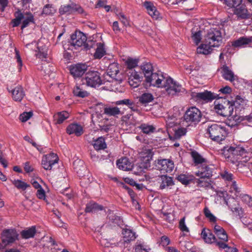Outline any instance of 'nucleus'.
Returning a JSON list of instances; mask_svg holds the SVG:
<instances>
[{"instance_id": "35", "label": "nucleus", "mask_w": 252, "mask_h": 252, "mask_svg": "<svg viewBox=\"0 0 252 252\" xmlns=\"http://www.w3.org/2000/svg\"><path fill=\"white\" fill-rule=\"evenodd\" d=\"M24 18L22 22L21 26V29L23 30L29 25L30 23H34V17L32 14L31 12H26L24 14Z\"/></svg>"}, {"instance_id": "64", "label": "nucleus", "mask_w": 252, "mask_h": 252, "mask_svg": "<svg viewBox=\"0 0 252 252\" xmlns=\"http://www.w3.org/2000/svg\"><path fill=\"white\" fill-rule=\"evenodd\" d=\"M135 252H148L147 249L142 244H139L136 246L135 249Z\"/></svg>"}, {"instance_id": "62", "label": "nucleus", "mask_w": 252, "mask_h": 252, "mask_svg": "<svg viewBox=\"0 0 252 252\" xmlns=\"http://www.w3.org/2000/svg\"><path fill=\"white\" fill-rule=\"evenodd\" d=\"M37 197L40 199H45V192L44 190L42 188H40L37 191L36 193Z\"/></svg>"}, {"instance_id": "8", "label": "nucleus", "mask_w": 252, "mask_h": 252, "mask_svg": "<svg viewBox=\"0 0 252 252\" xmlns=\"http://www.w3.org/2000/svg\"><path fill=\"white\" fill-rule=\"evenodd\" d=\"M165 79L162 73L158 71V72L152 73L146 78V81L147 83H150L151 86L161 87Z\"/></svg>"}, {"instance_id": "43", "label": "nucleus", "mask_w": 252, "mask_h": 252, "mask_svg": "<svg viewBox=\"0 0 252 252\" xmlns=\"http://www.w3.org/2000/svg\"><path fill=\"white\" fill-rule=\"evenodd\" d=\"M232 118L233 119V120L236 122V124H232V126L237 125L238 123H240L244 121L250 122L252 120V116H251L250 115L239 116L235 115V116L232 117Z\"/></svg>"}, {"instance_id": "24", "label": "nucleus", "mask_w": 252, "mask_h": 252, "mask_svg": "<svg viewBox=\"0 0 252 252\" xmlns=\"http://www.w3.org/2000/svg\"><path fill=\"white\" fill-rule=\"evenodd\" d=\"M66 132L70 135L74 134L75 135L79 136L83 133V128L77 124H71L67 127Z\"/></svg>"}, {"instance_id": "23", "label": "nucleus", "mask_w": 252, "mask_h": 252, "mask_svg": "<svg viewBox=\"0 0 252 252\" xmlns=\"http://www.w3.org/2000/svg\"><path fill=\"white\" fill-rule=\"evenodd\" d=\"M117 166L121 170L129 171L132 168L133 165L127 158H122L117 161Z\"/></svg>"}, {"instance_id": "14", "label": "nucleus", "mask_w": 252, "mask_h": 252, "mask_svg": "<svg viewBox=\"0 0 252 252\" xmlns=\"http://www.w3.org/2000/svg\"><path fill=\"white\" fill-rule=\"evenodd\" d=\"M128 82L129 84L133 88H136L140 85L142 77L139 75L138 72L134 70L127 71Z\"/></svg>"}, {"instance_id": "39", "label": "nucleus", "mask_w": 252, "mask_h": 252, "mask_svg": "<svg viewBox=\"0 0 252 252\" xmlns=\"http://www.w3.org/2000/svg\"><path fill=\"white\" fill-rule=\"evenodd\" d=\"M138 127L142 131L143 133L146 134L152 133L156 130V127L154 126L148 124H142Z\"/></svg>"}, {"instance_id": "3", "label": "nucleus", "mask_w": 252, "mask_h": 252, "mask_svg": "<svg viewBox=\"0 0 252 252\" xmlns=\"http://www.w3.org/2000/svg\"><path fill=\"white\" fill-rule=\"evenodd\" d=\"M205 42L210 46L219 47L222 41L221 33L218 28H211L205 36Z\"/></svg>"}, {"instance_id": "7", "label": "nucleus", "mask_w": 252, "mask_h": 252, "mask_svg": "<svg viewBox=\"0 0 252 252\" xmlns=\"http://www.w3.org/2000/svg\"><path fill=\"white\" fill-rule=\"evenodd\" d=\"M18 236L16 229H4L1 234L2 243L5 245L11 244L18 240Z\"/></svg>"}, {"instance_id": "13", "label": "nucleus", "mask_w": 252, "mask_h": 252, "mask_svg": "<svg viewBox=\"0 0 252 252\" xmlns=\"http://www.w3.org/2000/svg\"><path fill=\"white\" fill-rule=\"evenodd\" d=\"M86 41V36L83 32H75L71 35L69 43L71 46L77 48L84 46Z\"/></svg>"}, {"instance_id": "19", "label": "nucleus", "mask_w": 252, "mask_h": 252, "mask_svg": "<svg viewBox=\"0 0 252 252\" xmlns=\"http://www.w3.org/2000/svg\"><path fill=\"white\" fill-rule=\"evenodd\" d=\"M199 170L196 173V175L202 178H209L212 176V170L207 165V162L200 165Z\"/></svg>"}, {"instance_id": "33", "label": "nucleus", "mask_w": 252, "mask_h": 252, "mask_svg": "<svg viewBox=\"0 0 252 252\" xmlns=\"http://www.w3.org/2000/svg\"><path fill=\"white\" fill-rule=\"evenodd\" d=\"M213 47H214L210 46L204 41V44H201L197 48L196 52L198 54L208 55L211 53Z\"/></svg>"}, {"instance_id": "11", "label": "nucleus", "mask_w": 252, "mask_h": 252, "mask_svg": "<svg viewBox=\"0 0 252 252\" xmlns=\"http://www.w3.org/2000/svg\"><path fill=\"white\" fill-rule=\"evenodd\" d=\"M58 160L59 158L57 154L51 153L48 155L43 156L41 164L45 170H51L52 169L53 165L58 163Z\"/></svg>"}, {"instance_id": "5", "label": "nucleus", "mask_w": 252, "mask_h": 252, "mask_svg": "<svg viewBox=\"0 0 252 252\" xmlns=\"http://www.w3.org/2000/svg\"><path fill=\"white\" fill-rule=\"evenodd\" d=\"M83 83L88 86L96 88L102 84V81L98 71H92L86 73L83 78Z\"/></svg>"}, {"instance_id": "25", "label": "nucleus", "mask_w": 252, "mask_h": 252, "mask_svg": "<svg viewBox=\"0 0 252 252\" xmlns=\"http://www.w3.org/2000/svg\"><path fill=\"white\" fill-rule=\"evenodd\" d=\"M234 13L240 19H248L250 18L246 6L244 5H239L236 6Z\"/></svg>"}, {"instance_id": "18", "label": "nucleus", "mask_w": 252, "mask_h": 252, "mask_svg": "<svg viewBox=\"0 0 252 252\" xmlns=\"http://www.w3.org/2000/svg\"><path fill=\"white\" fill-rule=\"evenodd\" d=\"M8 90L11 93L12 98L16 101H21L25 95L23 87L20 85L11 90Z\"/></svg>"}, {"instance_id": "38", "label": "nucleus", "mask_w": 252, "mask_h": 252, "mask_svg": "<svg viewBox=\"0 0 252 252\" xmlns=\"http://www.w3.org/2000/svg\"><path fill=\"white\" fill-rule=\"evenodd\" d=\"M119 68L117 63L110 64L108 68L107 74L112 78H115L117 74L119 73Z\"/></svg>"}, {"instance_id": "53", "label": "nucleus", "mask_w": 252, "mask_h": 252, "mask_svg": "<svg viewBox=\"0 0 252 252\" xmlns=\"http://www.w3.org/2000/svg\"><path fill=\"white\" fill-rule=\"evenodd\" d=\"M24 18V14L20 11H18L17 13V16L16 18L12 20L13 27H17L21 23V21Z\"/></svg>"}, {"instance_id": "48", "label": "nucleus", "mask_w": 252, "mask_h": 252, "mask_svg": "<svg viewBox=\"0 0 252 252\" xmlns=\"http://www.w3.org/2000/svg\"><path fill=\"white\" fill-rule=\"evenodd\" d=\"M73 165L74 166V169L79 176H84L83 171L86 170V167L84 165L83 162L80 160L77 162L75 161L74 162Z\"/></svg>"}, {"instance_id": "52", "label": "nucleus", "mask_w": 252, "mask_h": 252, "mask_svg": "<svg viewBox=\"0 0 252 252\" xmlns=\"http://www.w3.org/2000/svg\"><path fill=\"white\" fill-rule=\"evenodd\" d=\"M74 4H68L66 5L62 6L59 9L60 13L61 14H64L66 13H73V12Z\"/></svg>"}, {"instance_id": "2", "label": "nucleus", "mask_w": 252, "mask_h": 252, "mask_svg": "<svg viewBox=\"0 0 252 252\" xmlns=\"http://www.w3.org/2000/svg\"><path fill=\"white\" fill-rule=\"evenodd\" d=\"M207 133L212 140L217 142L223 140L227 135L225 128L218 124H213L209 126Z\"/></svg>"}, {"instance_id": "22", "label": "nucleus", "mask_w": 252, "mask_h": 252, "mask_svg": "<svg viewBox=\"0 0 252 252\" xmlns=\"http://www.w3.org/2000/svg\"><path fill=\"white\" fill-rule=\"evenodd\" d=\"M158 183L160 184L159 189H163L174 185L172 178L166 175L160 176L159 178Z\"/></svg>"}, {"instance_id": "16", "label": "nucleus", "mask_w": 252, "mask_h": 252, "mask_svg": "<svg viewBox=\"0 0 252 252\" xmlns=\"http://www.w3.org/2000/svg\"><path fill=\"white\" fill-rule=\"evenodd\" d=\"M214 232L218 239V242H224L228 241V235L225 230L220 226L215 224Z\"/></svg>"}, {"instance_id": "29", "label": "nucleus", "mask_w": 252, "mask_h": 252, "mask_svg": "<svg viewBox=\"0 0 252 252\" xmlns=\"http://www.w3.org/2000/svg\"><path fill=\"white\" fill-rule=\"evenodd\" d=\"M36 232L35 226L24 229L21 232V237L23 239H28L33 238Z\"/></svg>"}, {"instance_id": "12", "label": "nucleus", "mask_w": 252, "mask_h": 252, "mask_svg": "<svg viewBox=\"0 0 252 252\" xmlns=\"http://www.w3.org/2000/svg\"><path fill=\"white\" fill-rule=\"evenodd\" d=\"M156 168L163 172H171L174 168L172 160L167 159H158L155 161Z\"/></svg>"}, {"instance_id": "42", "label": "nucleus", "mask_w": 252, "mask_h": 252, "mask_svg": "<svg viewBox=\"0 0 252 252\" xmlns=\"http://www.w3.org/2000/svg\"><path fill=\"white\" fill-rule=\"evenodd\" d=\"M56 12V9L52 4H46L43 8L41 15H53Z\"/></svg>"}, {"instance_id": "20", "label": "nucleus", "mask_w": 252, "mask_h": 252, "mask_svg": "<svg viewBox=\"0 0 252 252\" xmlns=\"http://www.w3.org/2000/svg\"><path fill=\"white\" fill-rule=\"evenodd\" d=\"M144 6L146 8L148 14L154 19L157 20L160 17V13L154 6L153 3L151 1H145Z\"/></svg>"}, {"instance_id": "61", "label": "nucleus", "mask_w": 252, "mask_h": 252, "mask_svg": "<svg viewBox=\"0 0 252 252\" xmlns=\"http://www.w3.org/2000/svg\"><path fill=\"white\" fill-rule=\"evenodd\" d=\"M24 139L26 141L29 142L30 143L32 144L33 146L35 147L38 151H40V146L39 145H38L35 142H34L29 136H26L24 137Z\"/></svg>"}, {"instance_id": "56", "label": "nucleus", "mask_w": 252, "mask_h": 252, "mask_svg": "<svg viewBox=\"0 0 252 252\" xmlns=\"http://www.w3.org/2000/svg\"><path fill=\"white\" fill-rule=\"evenodd\" d=\"M33 113L32 111L29 112H24L19 116L20 120L22 122L27 121L30 118L32 117Z\"/></svg>"}, {"instance_id": "44", "label": "nucleus", "mask_w": 252, "mask_h": 252, "mask_svg": "<svg viewBox=\"0 0 252 252\" xmlns=\"http://www.w3.org/2000/svg\"><path fill=\"white\" fill-rule=\"evenodd\" d=\"M141 69L144 74L145 78L153 72L152 64L150 63H144L143 64L141 65Z\"/></svg>"}, {"instance_id": "1", "label": "nucleus", "mask_w": 252, "mask_h": 252, "mask_svg": "<svg viewBox=\"0 0 252 252\" xmlns=\"http://www.w3.org/2000/svg\"><path fill=\"white\" fill-rule=\"evenodd\" d=\"M235 102L229 101L225 98L215 102V109L220 115L226 117L231 116L234 110Z\"/></svg>"}, {"instance_id": "21", "label": "nucleus", "mask_w": 252, "mask_h": 252, "mask_svg": "<svg viewBox=\"0 0 252 252\" xmlns=\"http://www.w3.org/2000/svg\"><path fill=\"white\" fill-rule=\"evenodd\" d=\"M252 43V36H243L231 42V45L234 48L245 47Z\"/></svg>"}, {"instance_id": "55", "label": "nucleus", "mask_w": 252, "mask_h": 252, "mask_svg": "<svg viewBox=\"0 0 252 252\" xmlns=\"http://www.w3.org/2000/svg\"><path fill=\"white\" fill-rule=\"evenodd\" d=\"M224 1L228 7H235L241 4L242 0H224Z\"/></svg>"}, {"instance_id": "37", "label": "nucleus", "mask_w": 252, "mask_h": 252, "mask_svg": "<svg viewBox=\"0 0 252 252\" xmlns=\"http://www.w3.org/2000/svg\"><path fill=\"white\" fill-rule=\"evenodd\" d=\"M103 207L94 202H90L86 205L85 212L87 213L96 212L103 210Z\"/></svg>"}, {"instance_id": "58", "label": "nucleus", "mask_w": 252, "mask_h": 252, "mask_svg": "<svg viewBox=\"0 0 252 252\" xmlns=\"http://www.w3.org/2000/svg\"><path fill=\"white\" fill-rule=\"evenodd\" d=\"M221 176L224 180L227 181H232L233 178V174L226 171H225L221 173Z\"/></svg>"}, {"instance_id": "36", "label": "nucleus", "mask_w": 252, "mask_h": 252, "mask_svg": "<svg viewBox=\"0 0 252 252\" xmlns=\"http://www.w3.org/2000/svg\"><path fill=\"white\" fill-rule=\"evenodd\" d=\"M93 145L95 150L97 151L104 150L107 147L105 139L102 137H99L94 140Z\"/></svg>"}, {"instance_id": "30", "label": "nucleus", "mask_w": 252, "mask_h": 252, "mask_svg": "<svg viewBox=\"0 0 252 252\" xmlns=\"http://www.w3.org/2000/svg\"><path fill=\"white\" fill-rule=\"evenodd\" d=\"M107 213L108 214V216L111 221L110 225L114 227L116 226H120L122 224V220L121 218L119 216L114 215L113 212L110 210H108Z\"/></svg>"}, {"instance_id": "60", "label": "nucleus", "mask_w": 252, "mask_h": 252, "mask_svg": "<svg viewBox=\"0 0 252 252\" xmlns=\"http://www.w3.org/2000/svg\"><path fill=\"white\" fill-rule=\"evenodd\" d=\"M193 40H194V42L198 44L200 40H201V32L200 31H198L197 32H195L192 36Z\"/></svg>"}, {"instance_id": "63", "label": "nucleus", "mask_w": 252, "mask_h": 252, "mask_svg": "<svg viewBox=\"0 0 252 252\" xmlns=\"http://www.w3.org/2000/svg\"><path fill=\"white\" fill-rule=\"evenodd\" d=\"M169 243H170V240L168 238V237H167L166 236H162L161 237V238H160V244L163 246H167L169 244Z\"/></svg>"}, {"instance_id": "57", "label": "nucleus", "mask_w": 252, "mask_h": 252, "mask_svg": "<svg viewBox=\"0 0 252 252\" xmlns=\"http://www.w3.org/2000/svg\"><path fill=\"white\" fill-rule=\"evenodd\" d=\"M179 228L182 231L188 232L189 228L185 224V217L183 218L179 221Z\"/></svg>"}, {"instance_id": "41", "label": "nucleus", "mask_w": 252, "mask_h": 252, "mask_svg": "<svg viewBox=\"0 0 252 252\" xmlns=\"http://www.w3.org/2000/svg\"><path fill=\"white\" fill-rule=\"evenodd\" d=\"M96 49L95 53L94 54V57L95 59H100L105 54L106 51L104 48V45L103 43H99L96 44Z\"/></svg>"}, {"instance_id": "15", "label": "nucleus", "mask_w": 252, "mask_h": 252, "mask_svg": "<svg viewBox=\"0 0 252 252\" xmlns=\"http://www.w3.org/2000/svg\"><path fill=\"white\" fill-rule=\"evenodd\" d=\"M87 66L83 63H78L69 66L70 74L74 77H79L81 76L87 70Z\"/></svg>"}, {"instance_id": "9", "label": "nucleus", "mask_w": 252, "mask_h": 252, "mask_svg": "<svg viewBox=\"0 0 252 252\" xmlns=\"http://www.w3.org/2000/svg\"><path fill=\"white\" fill-rule=\"evenodd\" d=\"M122 233L123 241L120 242L118 245L122 249H124L126 247V244H128V243L134 241L136 239V233L132 229L129 227L127 228V226L123 229Z\"/></svg>"}, {"instance_id": "50", "label": "nucleus", "mask_w": 252, "mask_h": 252, "mask_svg": "<svg viewBox=\"0 0 252 252\" xmlns=\"http://www.w3.org/2000/svg\"><path fill=\"white\" fill-rule=\"evenodd\" d=\"M154 99L153 95L149 93H144L139 97V101L143 104L148 103Z\"/></svg>"}, {"instance_id": "54", "label": "nucleus", "mask_w": 252, "mask_h": 252, "mask_svg": "<svg viewBox=\"0 0 252 252\" xmlns=\"http://www.w3.org/2000/svg\"><path fill=\"white\" fill-rule=\"evenodd\" d=\"M187 133V130L185 128H179L175 130L174 138L175 139H179L182 136L185 135Z\"/></svg>"}, {"instance_id": "46", "label": "nucleus", "mask_w": 252, "mask_h": 252, "mask_svg": "<svg viewBox=\"0 0 252 252\" xmlns=\"http://www.w3.org/2000/svg\"><path fill=\"white\" fill-rule=\"evenodd\" d=\"M153 155L149 153L145 156L141 157V164L145 168H148L151 166V161L152 159Z\"/></svg>"}, {"instance_id": "34", "label": "nucleus", "mask_w": 252, "mask_h": 252, "mask_svg": "<svg viewBox=\"0 0 252 252\" xmlns=\"http://www.w3.org/2000/svg\"><path fill=\"white\" fill-rule=\"evenodd\" d=\"M191 155L195 165L200 164V165H202L207 162V159L203 158L196 151H194L191 152Z\"/></svg>"}, {"instance_id": "27", "label": "nucleus", "mask_w": 252, "mask_h": 252, "mask_svg": "<svg viewBox=\"0 0 252 252\" xmlns=\"http://www.w3.org/2000/svg\"><path fill=\"white\" fill-rule=\"evenodd\" d=\"M104 113L109 116L117 117L118 115H121L122 112L120 108L116 106H108L104 108Z\"/></svg>"}, {"instance_id": "4", "label": "nucleus", "mask_w": 252, "mask_h": 252, "mask_svg": "<svg viewBox=\"0 0 252 252\" xmlns=\"http://www.w3.org/2000/svg\"><path fill=\"white\" fill-rule=\"evenodd\" d=\"M202 116L199 109L196 107H190L186 110L184 115V119L189 124H196L200 121Z\"/></svg>"}, {"instance_id": "49", "label": "nucleus", "mask_w": 252, "mask_h": 252, "mask_svg": "<svg viewBox=\"0 0 252 252\" xmlns=\"http://www.w3.org/2000/svg\"><path fill=\"white\" fill-rule=\"evenodd\" d=\"M227 242H218L217 247L221 250H225L226 252H237V249L235 248H232L226 244Z\"/></svg>"}, {"instance_id": "31", "label": "nucleus", "mask_w": 252, "mask_h": 252, "mask_svg": "<svg viewBox=\"0 0 252 252\" xmlns=\"http://www.w3.org/2000/svg\"><path fill=\"white\" fill-rule=\"evenodd\" d=\"M69 116V113L66 111L58 112L54 115V121L56 124H61L67 119Z\"/></svg>"}, {"instance_id": "10", "label": "nucleus", "mask_w": 252, "mask_h": 252, "mask_svg": "<svg viewBox=\"0 0 252 252\" xmlns=\"http://www.w3.org/2000/svg\"><path fill=\"white\" fill-rule=\"evenodd\" d=\"M191 97L196 101L209 102L215 99L218 96L217 94L212 93L208 91L201 93L193 92L191 94Z\"/></svg>"}, {"instance_id": "59", "label": "nucleus", "mask_w": 252, "mask_h": 252, "mask_svg": "<svg viewBox=\"0 0 252 252\" xmlns=\"http://www.w3.org/2000/svg\"><path fill=\"white\" fill-rule=\"evenodd\" d=\"M98 43H96L93 40H88L84 43V48L86 50L90 49L91 48L96 47V44H98Z\"/></svg>"}, {"instance_id": "28", "label": "nucleus", "mask_w": 252, "mask_h": 252, "mask_svg": "<svg viewBox=\"0 0 252 252\" xmlns=\"http://www.w3.org/2000/svg\"><path fill=\"white\" fill-rule=\"evenodd\" d=\"M224 150L227 151L232 156H241L246 153V150L243 147L240 146L226 147L224 148Z\"/></svg>"}, {"instance_id": "51", "label": "nucleus", "mask_w": 252, "mask_h": 252, "mask_svg": "<svg viewBox=\"0 0 252 252\" xmlns=\"http://www.w3.org/2000/svg\"><path fill=\"white\" fill-rule=\"evenodd\" d=\"M138 61L139 60L138 59L128 58L125 63L128 70H133L132 69L133 68L136 67L138 65Z\"/></svg>"}, {"instance_id": "32", "label": "nucleus", "mask_w": 252, "mask_h": 252, "mask_svg": "<svg viewBox=\"0 0 252 252\" xmlns=\"http://www.w3.org/2000/svg\"><path fill=\"white\" fill-rule=\"evenodd\" d=\"M117 105H126L132 111H138V109L135 107L134 102L130 99H124L123 100H118L115 102Z\"/></svg>"}, {"instance_id": "47", "label": "nucleus", "mask_w": 252, "mask_h": 252, "mask_svg": "<svg viewBox=\"0 0 252 252\" xmlns=\"http://www.w3.org/2000/svg\"><path fill=\"white\" fill-rule=\"evenodd\" d=\"M12 183L17 189L22 190H25L30 187L29 184L20 180H14L12 181Z\"/></svg>"}, {"instance_id": "17", "label": "nucleus", "mask_w": 252, "mask_h": 252, "mask_svg": "<svg viewBox=\"0 0 252 252\" xmlns=\"http://www.w3.org/2000/svg\"><path fill=\"white\" fill-rule=\"evenodd\" d=\"M201 237L206 243L214 244L217 246L218 239L210 229L203 228L201 232Z\"/></svg>"}, {"instance_id": "6", "label": "nucleus", "mask_w": 252, "mask_h": 252, "mask_svg": "<svg viewBox=\"0 0 252 252\" xmlns=\"http://www.w3.org/2000/svg\"><path fill=\"white\" fill-rule=\"evenodd\" d=\"M161 88H164L167 94L171 95L183 92L185 90L181 85L177 84L170 77L165 79Z\"/></svg>"}, {"instance_id": "26", "label": "nucleus", "mask_w": 252, "mask_h": 252, "mask_svg": "<svg viewBox=\"0 0 252 252\" xmlns=\"http://www.w3.org/2000/svg\"><path fill=\"white\" fill-rule=\"evenodd\" d=\"M221 74L224 79L231 82H233L237 78L233 72L227 66L223 65L221 68Z\"/></svg>"}, {"instance_id": "40", "label": "nucleus", "mask_w": 252, "mask_h": 252, "mask_svg": "<svg viewBox=\"0 0 252 252\" xmlns=\"http://www.w3.org/2000/svg\"><path fill=\"white\" fill-rule=\"evenodd\" d=\"M178 181L184 185L189 184L193 179V176L190 174H180L177 177Z\"/></svg>"}, {"instance_id": "45", "label": "nucleus", "mask_w": 252, "mask_h": 252, "mask_svg": "<svg viewBox=\"0 0 252 252\" xmlns=\"http://www.w3.org/2000/svg\"><path fill=\"white\" fill-rule=\"evenodd\" d=\"M73 93L75 96L82 98L88 96L89 94L86 91L83 90L78 86H76L74 88Z\"/></svg>"}]
</instances>
